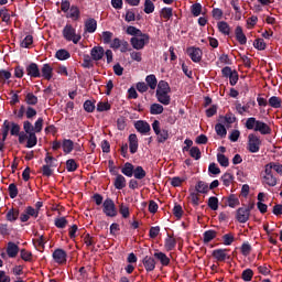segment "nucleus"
<instances>
[{"instance_id":"f257e3e1","label":"nucleus","mask_w":282,"mask_h":282,"mask_svg":"<svg viewBox=\"0 0 282 282\" xmlns=\"http://www.w3.org/2000/svg\"><path fill=\"white\" fill-rule=\"evenodd\" d=\"M246 129L249 131H259L261 135H270L272 133V128L270 126L261 120H257V118L251 117L248 118L245 123Z\"/></svg>"},{"instance_id":"f03ea898","label":"nucleus","mask_w":282,"mask_h":282,"mask_svg":"<svg viewBox=\"0 0 282 282\" xmlns=\"http://www.w3.org/2000/svg\"><path fill=\"white\" fill-rule=\"evenodd\" d=\"M23 130L28 134L26 149H34L39 144V138H36V132H34V126L30 121L23 122Z\"/></svg>"},{"instance_id":"7ed1b4c3","label":"nucleus","mask_w":282,"mask_h":282,"mask_svg":"<svg viewBox=\"0 0 282 282\" xmlns=\"http://www.w3.org/2000/svg\"><path fill=\"white\" fill-rule=\"evenodd\" d=\"M63 37L65 41H72L74 45H78L83 36L80 34H76V29L72 24H66L62 31Z\"/></svg>"},{"instance_id":"20e7f679","label":"nucleus","mask_w":282,"mask_h":282,"mask_svg":"<svg viewBox=\"0 0 282 282\" xmlns=\"http://www.w3.org/2000/svg\"><path fill=\"white\" fill-rule=\"evenodd\" d=\"M247 150L249 153H259L261 151V138L256 133L248 135Z\"/></svg>"},{"instance_id":"39448f33","label":"nucleus","mask_w":282,"mask_h":282,"mask_svg":"<svg viewBox=\"0 0 282 282\" xmlns=\"http://www.w3.org/2000/svg\"><path fill=\"white\" fill-rule=\"evenodd\" d=\"M152 129H153L155 135L158 137L156 142H159V144H164V142H166V140H169V130L161 129L159 120L153 121Z\"/></svg>"},{"instance_id":"423d86ee","label":"nucleus","mask_w":282,"mask_h":282,"mask_svg":"<svg viewBox=\"0 0 282 282\" xmlns=\"http://www.w3.org/2000/svg\"><path fill=\"white\" fill-rule=\"evenodd\" d=\"M102 213L106 217H118V209L116 208V203L113 199L107 198L102 204Z\"/></svg>"},{"instance_id":"0eeeda50","label":"nucleus","mask_w":282,"mask_h":282,"mask_svg":"<svg viewBox=\"0 0 282 282\" xmlns=\"http://www.w3.org/2000/svg\"><path fill=\"white\" fill-rule=\"evenodd\" d=\"M140 37H131L130 43L133 50H144V45L149 43L150 36L147 33H142V35H138Z\"/></svg>"},{"instance_id":"6e6552de","label":"nucleus","mask_w":282,"mask_h":282,"mask_svg":"<svg viewBox=\"0 0 282 282\" xmlns=\"http://www.w3.org/2000/svg\"><path fill=\"white\" fill-rule=\"evenodd\" d=\"M187 55L193 61V63H200L202 56H204V52H202V48L199 47L191 46L187 47Z\"/></svg>"},{"instance_id":"1a4fd4ad","label":"nucleus","mask_w":282,"mask_h":282,"mask_svg":"<svg viewBox=\"0 0 282 282\" xmlns=\"http://www.w3.org/2000/svg\"><path fill=\"white\" fill-rule=\"evenodd\" d=\"M212 257L216 259L219 263H224V261H230V254H228V249H215L212 252Z\"/></svg>"},{"instance_id":"9d476101","label":"nucleus","mask_w":282,"mask_h":282,"mask_svg":"<svg viewBox=\"0 0 282 282\" xmlns=\"http://www.w3.org/2000/svg\"><path fill=\"white\" fill-rule=\"evenodd\" d=\"M134 129L138 131V133H141V135H148V133H151V124L144 120L135 121Z\"/></svg>"},{"instance_id":"9b49d317","label":"nucleus","mask_w":282,"mask_h":282,"mask_svg":"<svg viewBox=\"0 0 282 282\" xmlns=\"http://www.w3.org/2000/svg\"><path fill=\"white\" fill-rule=\"evenodd\" d=\"M263 184H267V186H271L274 187L276 186V175H274V173L270 170H268V167L264 166V175H263Z\"/></svg>"},{"instance_id":"f8f14e48","label":"nucleus","mask_w":282,"mask_h":282,"mask_svg":"<svg viewBox=\"0 0 282 282\" xmlns=\"http://www.w3.org/2000/svg\"><path fill=\"white\" fill-rule=\"evenodd\" d=\"M236 219L239 224H246L250 219V214L246 209V207H239L236 210Z\"/></svg>"},{"instance_id":"ddd939ff","label":"nucleus","mask_w":282,"mask_h":282,"mask_svg":"<svg viewBox=\"0 0 282 282\" xmlns=\"http://www.w3.org/2000/svg\"><path fill=\"white\" fill-rule=\"evenodd\" d=\"M113 175H116V178L113 181V186L117 191H122V188L127 187V178L119 174L118 172H113Z\"/></svg>"},{"instance_id":"4468645a","label":"nucleus","mask_w":282,"mask_h":282,"mask_svg":"<svg viewBox=\"0 0 282 282\" xmlns=\"http://www.w3.org/2000/svg\"><path fill=\"white\" fill-rule=\"evenodd\" d=\"M26 74L30 78H41V69L39 68V64L31 63L26 66Z\"/></svg>"},{"instance_id":"2eb2a0df","label":"nucleus","mask_w":282,"mask_h":282,"mask_svg":"<svg viewBox=\"0 0 282 282\" xmlns=\"http://www.w3.org/2000/svg\"><path fill=\"white\" fill-rule=\"evenodd\" d=\"M53 259L55 263H66L67 262V252L63 249H55L53 252Z\"/></svg>"},{"instance_id":"dca6fc26","label":"nucleus","mask_w":282,"mask_h":282,"mask_svg":"<svg viewBox=\"0 0 282 282\" xmlns=\"http://www.w3.org/2000/svg\"><path fill=\"white\" fill-rule=\"evenodd\" d=\"M40 74L41 77L44 78V80H52L54 68L50 64H43Z\"/></svg>"},{"instance_id":"f3484780","label":"nucleus","mask_w":282,"mask_h":282,"mask_svg":"<svg viewBox=\"0 0 282 282\" xmlns=\"http://www.w3.org/2000/svg\"><path fill=\"white\" fill-rule=\"evenodd\" d=\"M129 141V149H130V153L131 155H135V153H138V135L135 133H131L128 138Z\"/></svg>"},{"instance_id":"a211bd4d","label":"nucleus","mask_w":282,"mask_h":282,"mask_svg":"<svg viewBox=\"0 0 282 282\" xmlns=\"http://www.w3.org/2000/svg\"><path fill=\"white\" fill-rule=\"evenodd\" d=\"M90 56L93 61H102V57L105 56V48L102 46H94L90 50Z\"/></svg>"},{"instance_id":"6ab92c4d","label":"nucleus","mask_w":282,"mask_h":282,"mask_svg":"<svg viewBox=\"0 0 282 282\" xmlns=\"http://www.w3.org/2000/svg\"><path fill=\"white\" fill-rule=\"evenodd\" d=\"M250 105H252V107H254V105H257V102L249 101L245 106H241V102L237 101L236 102L237 113H239V116H243V113H250Z\"/></svg>"},{"instance_id":"aec40b11","label":"nucleus","mask_w":282,"mask_h":282,"mask_svg":"<svg viewBox=\"0 0 282 282\" xmlns=\"http://www.w3.org/2000/svg\"><path fill=\"white\" fill-rule=\"evenodd\" d=\"M142 263L147 272H153V270H155V258L145 256L142 260Z\"/></svg>"},{"instance_id":"412c9836","label":"nucleus","mask_w":282,"mask_h":282,"mask_svg":"<svg viewBox=\"0 0 282 282\" xmlns=\"http://www.w3.org/2000/svg\"><path fill=\"white\" fill-rule=\"evenodd\" d=\"M98 29V22L94 18H89L85 21V32H88V34H94L96 30Z\"/></svg>"},{"instance_id":"4be33fe9","label":"nucleus","mask_w":282,"mask_h":282,"mask_svg":"<svg viewBox=\"0 0 282 282\" xmlns=\"http://www.w3.org/2000/svg\"><path fill=\"white\" fill-rule=\"evenodd\" d=\"M154 259H156V261H160L161 265L163 267L171 265V258L162 251L154 252Z\"/></svg>"},{"instance_id":"5701e85b","label":"nucleus","mask_w":282,"mask_h":282,"mask_svg":"<svg viewBox=\"0 0 282 282\" xmlns=\"http://www.w3.org/2000/svg\"><path fill=\"white\" fill-rule=\"evenodd\" d=\"M235 34L236 41H238L240 45H246V43H248V37H246V34L243 33V29L241 26L238 25L236 28Z\"/></svg>"},{"instance_id":"b1692460","label":"nucleus","mask_w":282,"mask_h":282,"mask_svg":"<svg viewBox=\"0 0 282 282\" xmlns=\"http://www.w3.org/2000/svg\"><path fill=\"white\" fill-rule=\"evenodd\" d=\"M134 170H135V165H133L130 162H126L121 167V173L122 175H126V177H132Z\"/></svg>"},{"instance_id":"393cba45","label":"nucleus","mask_w":282,"mask_h":282,"mask_svg":"<svg viewBox=\"0 0 282 282\" xmlns=\"http://www.w3.org/2000/svg\"><path fill=\"white\" fill-rule=\"evenodd\" d=\"M7 254L10 259H14L19 254V247L17 243L10 241L7 247Z\"/></svg>"},{"instance_id":"a878e982","label":"nucleus","mask_w":282,"mask_h":282,"mask_svg":"<svg viewBox=\"0 0 282 282\" xmlns=\"http://www.w3.org/2000/svg\"><path fill=\"white\" fill-rule=\"evenodd\" d=\"M175 246H177V240L173 238L171 235H167L164 242V248L167 252L175 250Z\"/></svg>"},{"instance_id":"bb28decb","label":"nucleus","mask_w":282,"mask_h":282,"mask_svg":"<svg viewBox=\"0 0 282 282\" xmlns=\"http://www.w3.org/2000/svg\"><path fill=\"white\" fill-rule=\"evenodd\" d=\"M218 122H221L223 124H235V122H237V117L230 112L226 116H220Z\"/></svg>"},{"instance_id":"cd10ccee","label":"nucleus","mask_w":282,"mask_h":282,"mask_svg":"<svg viewBox=\"0 0 282 282\" xmlns=\"http://www.w3.org/2000/svg\"><path fill=\"white\" fill-rule=\"evenodd\" d=\"M20 210L19 208H11L7 212L6 219L7 221L14 223L17 219H19Z\"/></svg>"},{"instance_id":"c85d7f7f","label":"nucleus","mask_w":282,"mask_h":282,"mask_svg":"<svg viewBox=\"0 0 282 282\" xmlns=\"http://www.w3.org/2000/svg\"><path fill=\"white\" fill-rule=\"evenodd\" d=\"M24 102H26L29 107H35V105H39V97H36L34 93H28L24 97Z\"/></svg>"},{"instance_id":"c756f323","label":"nucleus","mask_w":282,"mask_h":282,"mask_svg":"<svg viewBox=\"0 0 282 282\" xmlns=\"http://www.w3.org/2000/svg\"><path fill=\"white\" fill-rule=\"evenodd\" d=\"M156 100L161 102V105H171V96L169 93L156 91Z\"/></svg>"},{"instance_id":"7c9ffc66","label":"nucleus","mask_w":282,"mask_h":282,"mask_svg":"<svg viewBox=\"0 0 282 282\" xmlns=\"http://www.w3.org/2000/svg\"><path fill=\"white\" fill-rule=\"evenodd\" d=\"M62 149L66 154L72 153V151H74V141H72V139H64L62 142Z\"/></svg>"},{"instance_id":"2f4dec72","label":"nucleus","mask_w":282,"mask_h":282,"mask_svg":"<svg viewBox=\"0 0 282 282\" xmlns=\"http://www.w3.org/2000/svg\"><path fill=\"white\" fill-rule=\"evenodd\" d=\"M216 238H217V231H215L213 229L206 230L203 234L204 243H210V241H213V239H216Z\"/></svg>"},{"instance_id":"473e14b6","label":"nucleus","mask_w":282,"mask_h":282,"mask_svg":"<svg viewBox=\"0 0 282 282\" xmlns=\"http://www.w3.org/2000/svg\"><path fill=\"white\" fill-rule=\"evenodd\" d=\"M132 176L134 177V180H144V177H147V171H144V167H142L141 165H138L137 167H134Z\"/></svg>"},{"instance_id":"72a5a7b5","label":"nucleus","mask_w":282,"mask_h":282,"mask_svg":"<svg viewBox=\"0 0 282 282\" xmlns=\"http://www.w3.org/2000/svg\"><path fill=\"white\" fill-rule=\"evenodd\" d=\"M70 57H72V54L69 53V51L65 48L58 50L55 53V58H57V61H67Z\"/></svg>"},{"instance_id":"f704fd0d","label":"nucleus","mask_w":282,"mask_h":282,"mask_svg":"<svg viewBox=\"0 0 282 282\" xmlns=\"http://www.w3.org/2000/svg\"><path fill=\"white\" fill-rule=\"evenodd\" d=\"M156 85H158L156 91L171 94V86L169 85V82L160 80L159 84Z\"/></svg>"},{"instance_id":"c9c22d12","label":"nucleus","mask_w":282,"mask_h":282,"mask_svg":"<svg viewBox=\"0 0 282 282\" xmlns=\"http://www.w3.org/2000/svg\"><path fill=\"white\" fill-rule=\"evenodd\" d=\"M145 83L148 88L150 87V89H155L158 87V77H155L154 74L148 75L145 77Z\"/></svg>"},{"instance_id":"e433bc0d","label":"nucleus","mask_w":282,"mask_h":282,"mask_svg":"<svg viewBox=\"0 0 282 282\" xmlns=\"http://www.w3.org/2000/svg\"><path fill=\"white\" fill-rule=\"evenodd\" d=\"M196 193H200L203 195H206V193H208L209 188H208V183L204 182V181H198L196 186H195Z\"/></svg>"},{"instance_id":"4c0bfd02","label":"nucleus","mask_w":282,"mask_h":282,"mask_svg":"<svg viewBox=\"0 0 282 282\" xmlns=\"http://www.w3.org/2000/svg\"><path fill=\"white\" fill-rule=\"evenodd\" d=\"M151 116H160V113H164V106L160 104H152L150 106Z\"/></svg>"},{"instance_id":"58836bf2","label":"nucleus","mask_w":282,"mask_h":282,"mask_svg":"<svg viewBox=\"0 0 282 282\" xmlns=\"http://www.w3.org/2000/svg\"><path fill=\"white\" fill-rule=\"evenodd\" d=\"M218 30L221 34H225V36L230 35V25L226 21L218 22Z\"/></svg>"},{"instance_id":"ea45409f","label":"nucleus","mask_w":282,"mask_h":282,"mask_svg":"<svg viewBox=\"0 0 282 282\" xmlns=\"http://www.w3.org/2000/svg\"><path fill=\"white\" fill-rule=\"evenodd\" d=\"M215 131L217 135H219L220 138H226V135L228 134V130H226V126H224V123L220 121L219 123H216Z\"/></svg>"},{"instance_id":"a19ab883","label":"nucleus","mask_w":282,"mask_h":282,"mask_svg":"<svg viewBox=\"0 0 282 282\" xmlns=\"http://www.w3.org/2000/svg\"><path fill=\"white\" fill-rule=\"evenodd\" d=\"M264 167L270 171H275V173H278V175L282 176V164L281 163L270 162Z\"/></svg>"},{"instance_id":"79ce46f5","label":"nucleus","mask_w":282,"mask_h":282,"mask_svg":"<svg viewBox=\"0 0 282 282\" xmlns=\"http://www.w3.org/2000/svg\"><path fill=\"white\" fill-rule=\"evenodd\" d=\"M269 105L272 109H281L282 99L278 96H272L269 98Z\"/></svg>"},{"instance_id":"37998d69","label":"nucleus","mask_w":282,"mask_h":282,"mask_svg":"<svg viewBox=\"0 0 282 282\" xmlns=\"http://www.w3.org/2000/svg\"><path fill=\"white\" fill-rule=\"evenodd\" d=\"M78 170V164L76 163V160L74 159H68L66 161V171L68 173H74L75 171Z\"/></svg>"},{"instance_id":"c03bdc74","label":"nucleus","mask_w":282,"mask_h":282,"mask_svg":"<svg viewBox=\"0 0 282 282\" xmlns=\"http://www.w3.org/2000/svg\"><path fill=\"white\" fill-rule=\"evenodd\" d=\"M68 18L73 19L74 21H78V19H80V9H78L76 6H72Z\"/></svg>"},{"instance_id":"a18cd8bd","label":"nucleus","mask_w":282,"mask_h":282,"mask_svg":"<svg viewBox=\"0 0 282 282\" xmlns=\"http://www.w3.org/2000/svg\"><path fill=\"white\" fill-rule=\"evenodd\" d=\"M220 180H221L224 186H230L232 184V182H235V175L227 172L221 176Z\"/></svg>"},{"instance_id":"49530a36","label":"nucleus","mask_w":282,"mask_h":282,"mask_svg":"<svg viewBox=\"0 0 282 282\" xmlns=\"http://www.w3.org/2000/svg\"><path fill=\"white\" fill-rule=\"evenodd\" d=\"M119 213L123 217V219H129L131 212L129 210V206L121 203L119 205Z\"/></svg>"},{"instance_id":"de8ad7c7","label":"nucleus","mask_w":282,"mask_h":282,"mask_svg":"<svg viewBox=\"0 0 282 282\" xmlns=\"http://www.w3.org/2000/svg\"><path fill=\"white\" fill-rule=\"evenodd\" d=\"M207 206H208L212 210H218V208H219V198H217V197H215V196H210V197L208 198Z\"/></svg>"},{"instance_id":"09e8293b","label":"nucleus","mask_w":282,"mask_h":282,"mask_svg":"<svg viewBox=\"0 0 282 282\" xmlns=\"http://www.w3.org/2000/svg\"><path fill=\"white\" fill-rule=\"evenodd\" d=\"M143 12H145V14H153V12H155V4L153 3V1L151 0L144 1Z\"/></svg>"},{"instance_id":"8fccbe9b","label":"nucleus","mask_w":282,"mask_h":282,"mask_svg":"<svg viewBox=\"0 0 282 282\" xmlns=\"http://www.w3.org/2000/svg\"><path fill=\"white\" fill-rule=\"evenodd\" d=\"M253 47L256 50H259V52H263V50H265L268 45L265 44V41L263 39L259 37L253 41Z\"/></svg>"},{"instance_id":"3c124183","label":"nucleus","mask_w":282,"mask_h":282,"mask_svg":"<svg viewBox=\"0 0 282 282\" xmlns=\"http://www.w3.org/2000/svg\"><path fill=\"white\" fill-rule=\"evenodd\" d=\"M217 162L220 164V166H224L225 169H228V166H230V161L225 154L218 153Z\"/></svg>"},{"instance_id":"603ef678","label":"nucleus","mask_w":282,"mask_h":282,"mask_svg":"<svg viewBox=\"0 0 282 282\" xmlns=\"http://www.w3.org/2000/svg\"><path fill=\"white\" fill-rule=\"evenodd\" d=\"M227 204H228L229 208H237V206H239V204H240L239 198L235 194H231L227 198Z\"/></svg>"},{"instance_id":"864d4df0","label":"nucleus","mask_w":282,"mask_h":282,"mask_svg":"<svg viewBox=\"0 0 282 282\" xmlns=\"http://www.w3.org/2000/svg\"><path fill=\"white\" fill-rule=\"evenodd\" d=\"M160 14L163 19H166L169 21L173 18V8L164 7L163 9H161Z\"/></svg>"},{"instance_id":"5fc2aeb1","label":"nucleus","mask_w":282,"mask_h":282,"mask_svg":"<svg viewBox=\"0 0 282 282\" xmlns=\"http://www.w3.org/2000/svg\"><path fill=\"white\" fill-rule=\"evenodd\" d=\"M126 32L129 34V36H142V31L133 25L128 26Z\"/></svg>"},{"instance_id":"6e6d98bb","label":"nucleus","mask_w":282,"mask_h":282,"mask_svg":"<svg viewBox=\"0 0 282 282\" xmlns=\"http://www.w3.org/2000/svg\"><path fill=\"white\" fill-rule=\"evenodd\" d=\"M124 21L126 23H131L132 21H135V9L126 10Z\"/></svg>"},{"instance_id":"4d7b16f0","label":"nucleus","mask_w":282,"mask_h":282,"mask_svg":"<svg viewBox=\"0 0 282 282\" xmlns=\"http://www.w3.org/2000/svg\"><path fill=\"white\" fill-rule=\"evenodd\" d=\"M252 276H254V271H252V269H246L242 271V274H241L242 281L250 282L252 281Z\"/></svg>"},{"instance_id":"13d9d810","label":"nucleus","mask_w":282,"mask_h":282,"mask_svg":"<svg viewBox=\"0 0 282 282\" xmlns=\"http://www.w3.org/2000/svg\"><path fill=\"white\" fill-rule=\"evenodd\" d=\"M84 109L87 111V113H94V111H96V101L86 100L84 102Z\"/></svg>"},{"instance_id":"bf43d9fd","label":"nucleus","mask_w":282,"mask_h":282,"mask_svg":"<svg viewBox=\"0 0 282 282\" xmlns=\"http://www.w3.org/2000/svg\"><path fill=\"white\" fill-rule=\"evenodd\" d=\"M34 43V36L32 35H26L20 43L21 47L28 48L30 45Z\"/></svg>"},{"instance_id":"052dcab7","label":"nucleus","mask_w":282,"mask_h":282,"mask_svg":"<svg viewBox=\"0 0 282 282\" xmlns=\"http://www.w3.org/2000/svg\"><path fill=\"white\" fill-rule=\"evenodd\" d=\"M189 155L194 160H200L202 159V151L197 147H192L189 149Z\"/></svg>"},{"instance_id":"680f3d73","label":"nucleus","mask_w":282,"mask_h":282,"mask_svg":"<svg viewBox=\"0 0 282 282\" xmlns=\"http://www.w3.org/2000/svg\"><path fill=\"white\" fill-rule=\"evenodd\" d=\"M101 39L105 45H109L111 43V39H113V33H111L110 31H104L101 33Z\"/></svg>"},{"instance_id":"e2e57ef3","label":"nucleus","mask_w":282,"mask_h":282,"mask_svg":"<svg viewBox=\"0 0 282 282\" xmlns=\"http://www.w3.org/2000/svg\"><path fill=\"white\" fill-rule=\"evenodd\" d=\"M111 109V104L108 101H99L97 104V111L102 112V111H109Z\"/></svg>"},{"instance_id":"0e129e2a","label":"nucleus","mask_w":282,"mask_h":282,"mask_svg":"<svg viewBox=\"0 0 282 282\" xmlns=\"http://www.w3.org/2000/svg\"><path fill=\"white\" fill-rule=\"evenodd\" d=\"M10 133V121L4 120L2 124V140H8V134Z\"/></svg>"},{"instance_id":"69168bd1","label":"nucleus","mask_w":282,"mask_h":282,"mask_svg":"<svg viewBox=\"0 0 282 282\" xmlns=\"http://www.w3.org/2000/svg\"><path fill=\"white\" fill-rule=\"evenodd\" d=\"M54 224H55L56 228L63 229V228H66L67 224H69V223L67 221V219L65 217H59V218H55Z\"/></svg>"},{"instance_id":"338daca9","label":"nucleus","mask_w":282,"mask_h":282,"mask_svg":"<svg viewBox=\"0 0 282 282\" xmlns=\"http://www.w3.org/2000/svg\"><path fill=\"white\" fill-rule=\"evenodd\" d=\"M82 67H84V69H91V67H94V62L89 55H84Z\"/></svg>"},{"instance_id":"774afa93","label":"nucleus","mask_w":282,"mask_h":282,"mask_svg":"<svg viewBox=\"0 0 282 282\" xmlns=\"http://www.w3.org/2000/svg\"><path fill=\"white\" fill-rule=\"evenodd\" d=\"M43 131V118L40 117L37 120L34 122L33 126V132L35 133H41Z\"/></svg>"}]
</instances>
